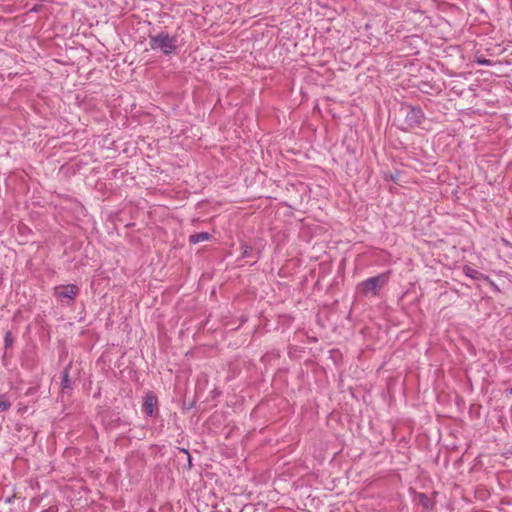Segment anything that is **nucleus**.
<instances>
[{"label": "nucleus", "instance_id": "1", "mask_svg": "<svg viewBox=\"0 0 512 512\" xmlns=\"http://www.w3.org/2000/svg\"><path fill=\"white\" fill-rule=\"evenodd\" d=\"M177 36L170 35L167 31L149 35V46L153 51H160L163 55L174 54L178 48Z\"/></svg>", "mask_w": 512, "mask_h": 512}, {"label": "nucleus", "instance_id": "2", "mask_svg": "<svg viewBox=\"0 0 512 512\" xmlns=\"http://www.w3.org/2000/svg\"><path fill=\"white\" fill-rule=\"evenodd\" d=\"M388 282V276L386 274H378L374 277H370L359 285L362 288V293L364 295L373 294L378 295L380 290L384 287V285Z\"/></svg>", "mask_w": 512, "mask_h": 512}, {"label": "nucleus", "instance_id": "3", "mask_svg": "<svg viewBox=\"0 0 512 512\" xmlns=\"http://www.w3.org/2000/svg\"><path fill=\"white\" fill-rule=\"evenodd\" d=\"M401 110L405 111V123L410 128L420 126L425 120V114L419 106L404 104Z\"/></svg>", "mask_w": 512, "mask_h": 512}, {"label": "nucleus", "instance_id": "4", "mask_svg": "<svg viewBox=\"0 0 512 512\" xmlns=\"http://www.w3.org/2000/svg\"><path fill=\"white\" fill-rule=\"evenodd\" d=\"M144 414L148 417H154L158 414V398L152 391H147L142 405Z\"/></svg>", "mask_w": 512, "mask_h": 512}, {"label": "nucleus", "instance_id": "5", "mask_svg": "<svg viewBox=\"0 0 512 512\" xmlns=\"http://www.w3.org/2000/svg\"><path fill=\"white\" fill-rule=\"evenodd\" d=\"M79 293V287L74 284L62 285L55 288V295L63 300L64 298L73 301Z\"/></svg>", "mask_w": 512, "mask_h": 512}, {"label": "nucleus", "instance_id": "6", "mask_svg": "<svg viewBox=\"0 0 512 512\" xmlns=\"http://www.w3.org/2000/svg\"><path fill=\"white\" fill-rule=\"evenodd\" d=\"M463 272L464 274L473 279V280H488V276L479 272L478 270L468 266V265H465L463 267Z\"/></svg>", "mask_w": 512, "mask_h": 512}, {"label": "nucleus", "instance_id": "7", "mask_svg": "<svg viewBox=\"0 0 512 512\" xmlns=\"http://www.w3.org/2000/svg\"><path fill=\"white\" fill-rule=\"evenodd\" d=\"M61 388L63 393H67L72 390L71 380L69 378L68 368L64 369L61 377Z\"/></svg>", "mask_w": 512, "mask_h": 512}, {"label": "nucleus", "instance_id": "8", "mask_svg": "<svg viewBox=\"0 0 512 512\" xmlns=\"http://www.w3.org/2000/svg\"><path fill=\"white\" fill-rule=\"evenodd\" d=\"M210 238H211V235L208 232H199V233L190 235L189 241L192 244H197L199 242L209 240Z\"/></svg>", "mask_w": 512, "mask_h": 512}, {"label": "nucleus", "instance_id": "9", "mask_svg": "<svg viewBox=\"0 0 512 512\" xmlns=\"http://www.w3.org/2000/svg\"><path fill=\"white\" fill-rule=\"evenodd\" d=\"M14 338L11 331H7L4 336V348L5 350L10 349L13 346Z\"/></svg>", "mask_w": 512, "mask_h": 512}, {"label": "nucleus", "instance_id": "10", "mask_svg": "<svg viewBox=\"0 0 512 512\" xmlns=\"http://www.w3.org/2000/svg\"><path fill=\"white\" fill-rule=\"evenodd\" d=\"M11 406V403L6 398V395H0V412L7 411Z\"/></svg>", "mask_w": 512, "mask_h": 512}, {"label": "nucleus", "instance_id": "11", "mask_svg": "<svg viewBox=\"0 0 512 512\" xmlns=\"http://www.w3.org/2000/svg\"><path fill=\"white\" fill-rule=\"evenodd\" d=\"M488 285L492 288V290L496 293H500L501 290L499 288V286L488 276V280H485Z\"/></svg>", "mask_w": 512, "mask_h": 512}, {"label": "nucleus", "instance_id": "12", "mask_svg": "<svg viewBox=\"0 0 512 512\" xmlns=\"http://www.w3.org/2000/svg\"><path fill=\"white\" fill-rule=\"evenodd\" d=\"M476 63L481 66H491L492 65V61L489 59H485V58H477Z\"/></svg>", "mask_w": 512, "mask_h": 512}, {"label": "nucleus", "instance_id": "13", "mask_svg": "<svg viewBox=\"0 0 512 512\" xmlns=\"http://www.w3.org/2000/svg\"><path fill=\"white\" fill-rule=\"evenodd\" d=\"M252 251V248L248 245H242V257H248Z\"/></svg>", "mask_w": 512, "mask_h": 512}, {"label": "nucleus", "instance_id": "14", "mask_svg": "<svg viewBox=\"0 0 512 512\" xmlns=\"http://www.w3.org/2000/svg\"><path fill=\"white\" fill-rule=\"evenodd\" d=\"M421 502L425 507H428L429 499L425 494H421Z\"/></svg>", "mask_w": 512, "mask_h": 512}, {"label": "nucleus", "instance_id": "15", "mask_svg": "<svg viewBox=\"0 0 512 512\" xmlns=\"http://www.w3.org/2000/svg\"><path fill=\"white\" fill-rule=\"evenodd\" d=\"M42 512H58V508L56 506H51L48 509L43 510Z\"/></svg>", "mask_w": 512, "mask_h": 512}, {"label": "nucleus", "instance_id": "16", "mask_svg": "<svg viewBox=\"0 0 512 512\" xmlns=\"http://www.w3.org/2000/svg\"><path fill=\"white\" fill-rule=\"evenodd\" d=\"M182 451L188 456V462H189V465H191V456H190L188 450L182 449Z\"/></svg>", "mask_w": 512, "mask_h": 512}, {"label": "nucleus", "instance_id": "17", "mask_svg": "<svg viewBox=\"0 0 512 512\" xmlns=\"http://www.w3.org/2000/svg\"><path fill=\"white\" fill-rule=\"evenodd\" d=\"M507 392L512 395V388L508 389Z\"/></svg>", "mask_w": 512, "mask_h": 512}]
</instances>
